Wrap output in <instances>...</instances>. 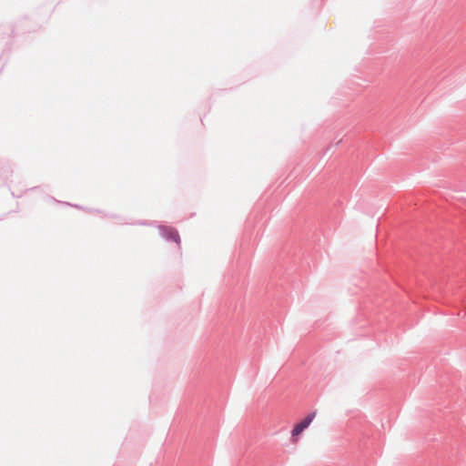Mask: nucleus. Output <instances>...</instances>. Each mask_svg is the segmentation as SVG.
<instances>
[{"mask_svg": "<svg viewBox=\"0 0 466 466\" xmlns=\"http://www.w3.org/2000/svg\"><path fill=\"white\" fill-rule=\"evenodd\" d=\"M315 418V412L309 414L304 420H302L299 423L296 424L291 431L292 441L296 443L298 441V438L303 432L305 429H307L309 424L312 422Z\"/></svg>", "mask_w": 466, "mask_h": 466, "instance_id": "nucleus-1", "label": "nucleus"}, {"mask_svg": "<svg viewBox=\"0 0 466 466\" xmlns=\"http://www.w3.org/2000/svg\"><path fill=\"white\" fill-rule=\"evenodd\" d=\"M163 232L167 239H171L176 243L179 244L180 238L177 230H175L174 228H164Z\"/></svg>", "mask_w": 466, "mask_h": 466, "instance_id": "nucleus-2", "label": "nucleus"}]
</instances>
